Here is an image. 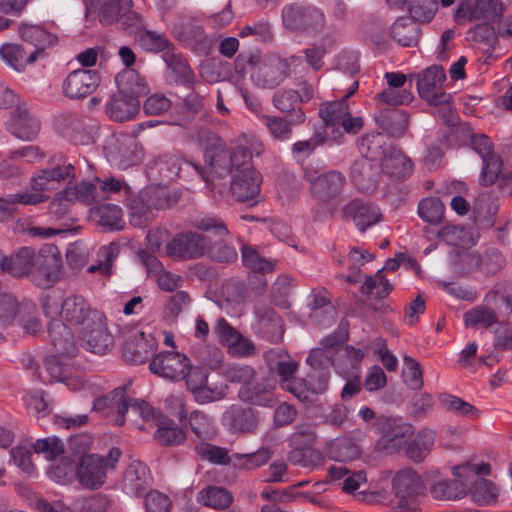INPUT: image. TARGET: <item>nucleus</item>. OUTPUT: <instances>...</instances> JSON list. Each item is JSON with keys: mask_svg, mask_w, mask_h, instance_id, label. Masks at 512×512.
<instances>
[{"mask_svg": "<svg viewBox=\"0 0 512 512\" xmlns=\"http://www.w3.org/2000/svg\"><path fill=\"white\" fill-rule=\"evenodd\" d=\"M126 389V386H120L108 395L96 399L94 409L100 412L106 411L107 415L115 413L114 423L119 426L125 423V415L128 412L144 421H154L157 426L154 438L161 445L177 446L186 440V432L173 420L156 412L145 401L129 398L126 395Z\"/></svg>", "mask_w": 512, "mask_h": 512, "instance_id": "1", "label": "nucleus"}, {"mask_svg": "<svg viewBox=\"0 0 512 512\" xmlns=\"http://www.w3.org/2000/svg\"><path fill=\"white\" fill-rule=\"evenodd\" d=\"M410 80H416V87L420 98L434 106H444L450 109L451 95L443 89L446 75L444 69L432 65L419 73L409 75Z\"/></svg>", "mask_w": 512, "mask_h": 512, "instance_id": "2", "label": "nucleus"}, {"mask_svg": "<svg viewBox=\"0 0 512 512\" xmlns=\"http://www.w3.org/2000/svg\"><path fill=\"white\" fill-rule=\"evenodd\" d=\"M61 255L54 245H48L36 252L30 280L36 286L49 288L60 278Z\"/></svg>", "mask_w": 512, "mask_h": 512, "instance_id": "3", "label": "nucleus"}, {"mask_svg": "<svg viewBox=\"0 0 512 512\" xmlns=\"http://www.w3.org/2000/svg\"><path fill=\"white\" fill-rule=\"evenodd\" d=\"M304 178L310 183L311 193L322 202L335 200L346 184L342 173L331 170L320 174L312 165L304 169Z\"/></svg>", "mask_w": 512, "mask_h": 512, "instance_id": "4", "label": "nucleus"}, {"mask_svg": "<svg viewBox=\"0 0 512 512\" xmlns=\"http://www.w3.org/2000/svg\"><path fill=\"white\" fill-rule=\"evenodd\" d=\"M282 20L293 31H316L323 28L325 16L313 5L291 3L282 9Z\"/></svg>", "mask_w": 512, "mask_h": 512, "instance_id": "5", "label": "nucleus"}, {"mask_svg": "<svg viewBox=\"0 0 512 512\" xmlns=\"http://www.w3.org/2000/svg\"><path fill=\"white\" fill-rule=\"evenodd\" d=\"M393 490L396 496L395 512H414L417 509L415 497L422 493V481L413 470L398 472L393 479Z\"/></svg>", "mask_w": 512, "mask_h": 512, "instance_id": "6", "label": "nucleus"}, {"mask_svg": "<svg viewBox=\"0 0 512 512\" xmlns=\"http://www.w3.org/2000/svg\"><path fill=\"white\" fill-rule=\"evenodd\" d=\"M375 428L381 434L377 441V449L387 453L398 451L402 440L414 432L411 424L392 416L379 417L375 422Z\"/></svg>", "mask_w": 512, "mask_h": 512, "instance_id": "7", "label": "nucleus"}, {"mask_svg": "<svg viewBox=\"0 0 512 512\" xmlns=\"http://www.w3.org/2000/svg\"><path fill=\"white\" fill-rule=\"evenodd\" d=\"M210 246V240L197 232L180 233L166 245V255L177 260L202 257Z\"/></svg>", "mask_w": 512, "mask_h": 512, "instance_id": "8", "label": "nucleus"}, {"mask_svg": "<svg viewBox=\"0 0 512 512\" xmlns=\"http://www.w3.org/2000/svg\"><path fill=\"white\" fill-rule=\"evenodd\" d=\"M150 371L162 378L183 380L190 369V359L179 352H160L149 364Z\"/></svg>", "mask_w": 512, "mask_h": 512, "instance_id": "9", "label": "nucleus"}, {"mask_svg": "<svg viewBox=\"0 0 512 512\" xmlns=\"http://www.w3.org/2000/svg\"><path fill=\"white\" fill-rule=\"evenodd\" d=\"M100 83L99 74L93 70L76 69L62 83V92L69 99H83L92 94Z\"/></svg>", "mask_w": 512, "mask_h": 512, "instance_id": "10", "label": "nucleus"}, {"mask_svg": "<svg viewBox=\"0 0 512 512\" xmlns=\"http://www.w3.org/2000/svg\"><path fill=\"white\" fill-rule=\"evenodd\" d=\"M81 340L87 350L99 355L110 351L114 344L113 336L108 332L103 316L98 313L93 314L92 321L81 331Z\"/></svg>", "mask_w": 512, "mask_h": 512, "instance_id": "11", "label": "nucleus"}, {"mask_svg": "<svg viewBox=\"0 0 512 512\" xmlns=\"http://www.w3.org/2000/svg\"><path fill=\"white\" fill-rule=\"evenodd\" d=\"M157 347V340L151 334L139 332L124 342L122 357L126 362L143 364L155 354Z\"/></svg>", "mask_w": 512, "mask_h": 512, "instance_id": "12", "label": "nucleus"}, {"mask_svg": "<svg viewBox=\"0 0 512 512\" xmlns=\"http://www.w3.org/2000/svg\"><path fill=\"white\" fill-rule=\"evenodd\" d=\"M48 335L52 345V353L72 360L78 353L75 336L71 328L62 320H53L48 324Z\"/></svg>", "mask_w": 512, "mask_h": 512, "instance_id": "13", "label": "nucleus"}, {"mask_svg": "<svg viewBox=\"0 0 512 512\" xmlns=\"http://www.w3.org/2000/svg\"><path fill=\"white\" fill-rule=\"evenodd\" d=\"M107 460L97 455H86L80 458L76 475L79 482L90 489H98L106 478Z\"/></svg>", "mask_w": 512, "mask_h": 512, "instance_id": "14", "label": "nucleus"}, {"mask_svg": "<svg viewBox=\"0 0 512 512\" xmlns=\"http://www.w3.org/2000/svg\"><path fill=\"white\" fill-rule=\"evenodd\" d=\"M75 178V167L68 163L38 170L30 180L31 189L41 193L52 191L67 179Z\"/></svg>", "mask_w": 512, "mask_h": 512, "instance_id": "15", "label": "nucleus"}, {"mask_svg": "<svg viewBox=\"0 0 512 512\" xmlns=\"http://www.w3.org/2000/svg\"><path fill=\"white\" fill-rule=\"evenodd\" d=\"M89 302L81 295L66 297L61 304V320L70 328L92 321L93 314Z\"/></svg>", "mask_w": 512, "mask_h": 512, "instance_id": "16", "label": "nucleus"}, {"mask_svg": "<svg viewBox=\"0 0 512 512\" xmlns=\"http://www.w3.org/2000/svg\"><path fill=\"white\" fill-rule=\"evenodd\" d=\"M342 217L353 220L356 227L365 232L381 220L382 214L376 205L355 199L342 208Z\"/></svg>", "mask_w": 512, "mask_h": 512, "instance_id": "17", "label": "nucleus"}, {"mask_svg": "<svg viewBox=\"0 0 512 512\" xmlns=\"http://www.w3.org/2000/svg\"><path fill=\"white\" fill-rule=\"evenodd\" d=\"M8 129L15 137L31 141L35 139L40 131V121L27 108H16L10 118Z\"/></svg>", "mask_w": 512, "mask_h": 512, "instance_id": "18", "label": "nucleus"}, {"mask_svg": "<svg viewBox=\"0 0 512 512\" xmlns=\"http://www.w3.org/2000/svg\"><path fill=\"white\" fill-rule=\"evenodd\" d=\"M381 169L389 178L401 181L412 173L413 164L401 150L389 147L388 153L381 159Z\"/></svg>", "mask_w": 512, "mask_h": 512, "instance_id": "19", "label": "nucleus"}, {"mask_svg": "<svg viewBox=\"0 0 512 512\" xmlns=\"http://www.w3.org/2000/svg\"><path fill=\"white\" fill-rule=\"evenodd\" d=\"M150 479L148 467L140 461H133L124 473V490L127 494L141 496L150 488Z\"/></svg>", "mask_w": 512, "mask_h": 512, "instance_id": "20", "label": "nucleus"}, {"mask_svg": "<svg viewBox=\"0 0 512 512\" xmlns=\"http://www.w3.org/2000/svg\"><path fill=\"white\" fill-rule=\"evenodd\" d=\"M375 121L390 136L401 137L408 128L409 115L402 109L383 108L376 113Z\"/></svg>", "mask_w": 512, "mask_h": 512, "instance_id": "21", "label": "nucleus"}, {"mask_svg": "<svg viewBox=\"0 0 512 512\" xmlns=\"http://www.w3.org/2000/svg\"><path fill=\"white\" fill-rule=\"evenodd\" d=\"M274 106L282 112L290 114V123L300 125L305 122L306 115L299 107L300 93L293 89H280L273 97Z\"/></svg>", "mask_w": 512, "mask_h": 512, "instance_id": "22", "label": "nucleus"}, {"mask_svg": "<svg viewBox=\"0 0 512 512\" xmlns=\"http://www.w3.org/2000/svg\"><path fill=\"white\" fill-rule=\"evenodd\" d=\"M140 103L132 96L114 94L106 103V114L111 120L123 122L129 121L138 113Z\"/></svg>", "mask_w": 512, "mask_h": 512, "instance_id": "23", "label": "nucleus"}, {"mask_svg": "<svg viewBox=\"0 0 512 512\" xmlns=\"http://www.w3.org/2000/svg\"><path fill=\"white\" fill-rule=\"evenodd\" d=\"M19 33L23 41L35 47L32 52H37V58L43 55L46 48L54 46L58 41L56 35L39 25L23 23L19 27Z\"/></svg>", "mask_w": 512, "mask_h": 512, "instance_id": "24", "label": "nucleus"}, {"mask_svg": "<svg viewBox=\"0 0 512 512\" xmlns=\"http://www.w3.org/2000/svg\"><path fill=\"white\" fill-rule=\"evenodd\" d=\"M113 161L122 169L137 165L142 160V151L136 141L129 136L117 139V145L112 152Z\"/></svg>", "mask_w": 512, "mask_h": 512, "instance_id": "25", "label": "nucleus"}, {"mask_svg": "<svg viewBox=\"0 0 512 512\" xmlns=\"http://www.w3.org/2000/svg\"><path fill=\"white\" fill-rule=\"evenodd\" d=\"M254 407H231L223 415V421L234 433L251 431L255 425Z\"/></svg>", "mask_w": 512, "mask_h": 512, "instance_id": "26", "label": "nucleus"}, {"mask_svg": "<svg viewBox=\"0 0 512 512\" xmlns=\"http://www.w3.org/2000/svg\"><path fill=\"white\" fill-rule=\"evenodd\" d=\"M164 61L176 84L191 87L195 83V74L182 55L166 52Z\"/></svg>", "mask_w": 512, "mask_h": 512, "instance_id": "27", "label": "nucleus"}, {"mask_svg": "<svg viewBox=\"0 0 512 512\" xmlns=\"http://www.w3.org/2000/svg\"><path fill=\"white\" fill-rule=\"evenodd\" d=\"M2 60L16 71H23L37 60V52H26L19 44L5 43L0 47Z\"/></svg>", "mask_w": 512, "mask_h": 512, "instance_id": "28", "label": "nucleus"}, {"mask_svg": "<svg viewBox=\"0 0 512 512\" xmlns=\"http://www.w3.org/2000/svg\"><path fill=\"white\" fill-rule=\"evenodd\" d=\"M36 251L32 247H21L8 257L6 272L14 277H29Z\"/></svg>", "mask_w": 512, "mask_h": 512, "instance_id": "29", "label": "nucleus"}, {"mask_svg": "<svg viewBox=\"0 0 512 512\" xmlns=\"http://www.w3.org/2000/svg\"><path fill=\"white\" fill-rule=\"evenodd\" d=\"M258 330L263 338L271 343H277L284 334L282 319L273 309H265L258 315Z\"/></svg>", "mask_w": 512, "mask_h": 512, "instance_id": "30", "label": "nucleus"}, {"mask_svg": "<svg viewBox=\"0 0 512 512\" xmlns=\"http://www.w3.org/2000/svg\"><path fill=\"white\" fill-rule=\"evenodd\" d=\"M326 453L332 460L339 462L349 461L360 455V446L353 437L337 438L328 444Z\"/></svg>", "mask_w": 512, "mask_h": 512, "instance_id": "31", "label": "nucleus"}, {"mask_svg": "<svg viewBox=\"0 0 512 512\" xmlns=\"http://www.w3.org/2000/svg\"><path fill=\"white\" fill-rule=\"evenodd\" d=\"M351 178L359 189L372 191L377 183V171L372 161L365 158L356 160L351 167Z\"/></svg>", "mask_w": 512, "mask_h": 512, "instance_id": "32", "label": "nucleus"}, {"mask_svg": "<svg viewBox=\"0 0 512 512\" xmlns=\"http://www.w3.org/2000/svg\"><path fill=\"white\" fill-rule=\"evenodd\" d=\"M183 164L191 166L197 171V173H201V168L198 165L186 161L176 154L161 155L155 160V166L161 177L167 181L175 180L180 176Z\"/></svg>", "mask_w": 512, "mask_h": 512, "instance_id": "33", "label": "nucleus"}, {"mask_svg": "<svg viewBox=\"0 0 512 512\" xmlns=\"http://www.w3.org/2000/svg\"><path fill=\"white\" fill-rule=\"evenodd\" d=\"M116 83L120 94L138 97L147 93L144 79L133 69L125 70L116 76Z\"/></svg>", "mask_w": 512, "mask_h": 512, "instance_id": "34", "label": "nucleus"}, {"mask_svg": "<svg viewBox=\"0 0 512 512\" xmlns=\"http://www.w3.org/2000/svg\"><path fill=\"white\" fill-rule=\"evenodd\" d=\"M435 439V432L430 429H423L417 433L406 448L407 457L415 462L423 461L430 453Z\"/></svg>", "mask_w": 512, "mask_h": 512, "instance_id": "35", "label": "nucleus"}, {"mask_svg": "<svg viewBox=\"0 0 512 512\" xmlns=\"http://www.w3.org/2000/svg\"><path fill=\"white\" fill-rule=\"evenodd\" d=\"M358 149L365 159L371 161L381 160L389 150L385 137L381 133L363 135L358 140Z\"/></svg>", "mask_w": 512, "mask_h": 512, "instance_id": "36", "label": "nucleus"}, {"mask_svg": "<svg viewBox=\"0 0 512 512\" xmlns=\"http://www.w3.org/2000/svg\"><path fill=\"white\" fill-rule=\"evenodd\" d=\"M197 500L206 507L223 510L232 504L233 496L223 487L208 486L198 493Z\"/></svg>", "mask_w": 512, "mask_h": 512, "instance_id": "37", "label": "nucleus"}, {"mask_svg": "<svg viewBox=\"0 0 512 512\" xmlns=\"http://www.w3.org/2000/svg\"><path fill=\"white\" fill-rule=\"evenodd\" d=\"M392 37L403 47L416 46L419 38V26L413 19L399 18L391 28Z\"/></svg>", "mask_w": 512, "mask_h": 512, "instance_id": "38", "label": "nucleus"}, {"mask_svg": "<svg viewBox=\"0 0 512 512\" xmlns=\"http://www.w3.org/2000/svg\"><path fill=\"white\" fill-rule=\"evenodd\" d=\"M72 360H66L64 356L52 353L45 359V368L48 374V381L53 382H66L72 378L73 365Z\"/></svg>", "mask_w": 512, "mask_h": 512, "instance_id": "39", "label": "nucleus"}, {"mask_svg": "<svg viewBox=\"0 0 512 512\" xmlns=\"http://www.w3.org/2000/svg\"><path fill=\"white\" fill-rule=\"evenodd\" d=\"M141 190L129 204L130 223L136 227H145L153 219V209L149 203V198Z\"/></svg>", "mask_w": 512, "mask_h": 512, "instance_id": "40", "label": "nucleus"}, {"mask_svg": "<svg viewBox=\"0 0 512 512\" xmlns=\"http://www.w3.org/2000/svg\"><path fill=\"white\" fill-rule=\"evenodd\" d=\"M349 105L346 99H340L338 101H332L324 103L319 108V116L326 124L327 127H331L332 133L334 134L335 127L340 126L348 116Z\"/></svg>", "mask_w": 512, "mask_h": 512, "instance_id": "41", "label": "nucleus"}, {"mask_svg": "<svg viewBox=\"0 0 512 512\" xmlns=\"http://www.w3.org/2000/svg\"><path fill=\"white\" fill-rule=\"evenodd\" d=\"M466 486L460 480L443 479L430 486V493L437 500H457L466 495Z\"/></svg>", "mask_w": 512, "mask_h": 512, "instance_id": "42", "label": "nucleus"}, {"mask_svg": "<svg viewBox=\"0 0 512 512\" xmlns=\"http://www.w3.org/2000/svg\"><path fill=\"white\" fill-rule=\"evenodd\" d=\"M309 308L312 311L310 317L317 324L324 326L334 321L335 309L331 305L330 300L322 292L312 295Z\"/></svg>", "mask_w": 512, "mask_h": 512, "instance_id": "43", "label": "nucleus"}, {"mask_svg": "<svg viewBox=\"0 0 512 512\" xmlns=\"http://www.w3.org/2000/svg\"><path fill=\"white\" fill-rule=\"evenodd\" d=\"M97 222L108 230H122L124 228L122 209L115 204H104L96 208L94 212Z\"/></svg>", "mask_w": 512, "mask_h": 512, "instance_id": "44", "label": "nucleus"}, {"mask_svg": "<svg viewBox=\"0 0 512 512\" xmlns=\"http://www.w3.org/2000/svg\"><path fill=\"white\" fill-rule=\"evenodd\" d=\"M255 172L235 173L231 184V191L234 197L240 201H253L256 193Z\"/></svg>", "mask_w": 512, "mask_h": 512, "instance_id": "45", "label": "nucleus"}, {"mask_svg": "<svg viewBox=\"0 0 512 512\" xmlns=\"http://www.w3.org/2000/svg\"><path fill=\"white\" fill-rule=\"evenodd\" d=\"M440 402L447 412L458 417L478 418L481 415V411L478 408L454 395H442L440 397Z\"/></svg>", "mask_w": 512, "mask_h": 512, "instance_id": "46", "label": "nucleus"}, {"mask_svg": "<svg viewBox=\"0 0 512 512\" xmlns=\"http://www.w3.org/2000/svg\"><path fill=\"white\" fill-rule=\"evenodd\" d=\"M188 423L193 434L199 439L210 440L217 433L213 420L202 411H193L189 416Z\"/></svg>", "mask_w": 512, "mask_h": 512, "instance_id": "47", "label": "nucleus"}, {"mask_svg": "<svg viewBox=\"0 0 512 512\" xmlns=\"http://www.w3.org/2000/svg\"><path fill=\"white\" fill-rule=\"evenodd\" d=\"M120 253V246L117 243H110L100 247L97 257L98 263L88 267L89 273L100 272L104 276L112 273V265Z\"/></svg>", "mask_w": 512, "mask_h": 512, "instance_id": "48", "label": "nucleus"}, {"mask_svg": "<svg viewBox=\"0 0 512 512\" xmlns=\"http://www.w3.org/2000/svg\"><path fill=\"white\" fill-rule=\"evenodd\" d=\"M503 12L499 0H477L471 7L470 20L496 21Z\"/></svg>", "mask_w": 512, "mask_h": 512, "instance_id": "49", "label": "nucleus"}, {"mask_svg": "<svg viewBox=\"0 0 512 512\" xmlns=\"http://www.w3.org/2000/svg\"><path fill=\"white\" fill-rule=\"evenodd\" d=\"M174 33L187 46H205L208 42L204 28L191 22L175 27Z\"/></svg>", "mask_w": 512, "mask_h": 512, "instance_id": "50", "label": "nucleus"}, {"mask_svg": "<svg viewBox=\"0 0 512 512\" xmlns=\"http://www.w3.org/2000/svg\"><path fill=\"white\" fill-rule=\"evenodd\" d=\"M18 321L27 334L36 335L43 330V324L37 315V308L31 302L20 304Z\"/></svg>", "mask_w": 512, "mask_h": 512, "instance_id": "51", "label": "nucleus"}, {"mask_svg": "<svg viewBox=\"0 0 512 512\" xmlns=\"http://www.w3.org/2000/svg\"><path fill=\"white\" fill-rule=\"evenodd\" d=\"M444 205L436 197H427L420 201L418 214L420 218L430 224H440L444 219Z\"/></svg>", "mask_w": 512, "mask_h": 512, "instance_id": "52", "label": "nucleus"}, {"mask_svg": "<svg viewBox=\"0 0 512 512\" xmlns=\"http://www.w3.org/2000/svg\"><path fill=\"white\" fill-rule=\"evenodd\" d=\"M195 451L202 460L215 465H228L232 460L227 448L213 445L208 442H202L196 445Z\"/></svg>", "mask_w": 512, "mask_h": 512, "instance_id": "53", "label": "nucleus"}, {"mask_svg": "<svg viewBox=\"0 0 512 512\" xmlns=\"http://www.w3.org/2000/svg\"><path fill=\"white\" fill-rule=\"evenodd\" d=\"M471 497L478 505H492L497 500L498 491L490 480L479 479L471 489Z\"/></svg>", "mask_w": 512, "mask_h": 512, "instance_id": "54", "label": "nucleus"}, {"mask_svg": "<svg viewBox=\"0 0 512 512\" xmlns=\"http://www.w3.org/2000/svg\"><path fill=\"white\" fill-rule=\"evenodd\" d=\"M464 322L471 327H489L497 322V315L491 308L477 306L464 314Z\"/></svg>", "mask_w": 512, "mask_h": 512, "instance_id": "55", "label": "nucleus"}, {"mask_svg": "<svg viewBox=\"0 0 512 512\" xmlns=\"http://www.w3.org/2000/svg\"><path fill=\"white\" fill-rule=\"evenodd\" d=\"M139 45L149 52H161L170 46V41L160 33H156L146 28L136 37Z\"/></svg>", "mask_w": 512, "mask_h": 512, "instance_id": "56", "label": "nucleus"}, {"mask_svg": "<svg viewBox=\"0 0 512 512\" xmlns=\"http://www.w3.org/2000/svg\"><path fill=\"white\" fill-rule=\"evenodd\" d=\"M132 0H106L101 7L99 20L103 25H110L116 22L121 11L131 9Z\"/></svg>", "mask_w": 512, "mask_h": 512, "instance_id": "57", "label": "nucleus"}, {"mask_svg": "<svg viewBox=\"0 0 512 512\" xmlns=\"http://www.w3.org/2000/svg\"><path fill=\"white\" fill-rule=\"evenodd\" d=\"M148 196L153 210L166 209L178 201L176 193L171 194L165 188L148 187L142 190Z\"/></svg>", "mask_w": 512, "mask_h": 512, "instance_id": "58", "label": "nucleus"}, {"mask_svg": "<svg viewBox=\"0 0 512 512\" xmlns=\"http://www.w3.org/2000/svg\"><path fill=\"white\" fill-rule=\"evenodd\" d=\"M375 99L382 104L400 106L410 104L414 97L407 89L387 87L375 96Z\"/></svg>", "mask_w": 512, "mask_h": 512, "instance_id": "59", "label": "nucleus"}, {"mask_svg": "<svg viewBox=\"0 0 512 512\" xmlns=\"http://www.w3.org/2000/svg\"><path fill=\"white\" fill-rule=\"evenodd\" d=\"M437 9V0H412L409 13L414 21L429 22L434 17Z\"/></svg>", "mask_w": 512, "mask_h": 512, "instance_id": "60", "label": "nucleus"}, {"mask_svg": "<svg viewBox=\"0 0 512 512\" xmlns=\"http://www.w3.org/2000/svg\"><path fill=\"white\" fill-rule=\"evenodd\" d=\"M291 291V278L286 274L279 275L271 286V299L275 305L287 309L290 304L287 300Z\"/></svg>", "mask_w": 512, "mask_h": 512, "instance_id": "61", "label": "nucleus"}, {"mask_svg": "<svg viewBox=\"0 0 512 512\" xmlns=\"http://www.w3.org/2000/svg\"><path fill=\"white\" fill-rule=\"evenodd\" d=\"M33 449L35 453L43 454L48 460L57 458L65 451L64 443L55 436L36 440Z\"/></svg>", "mask_w": 512, "mask_h": 512, "instance_id": "62", "label": "nucleus"}, {"mask_svg": "<svg viewBox=\"0 0 512 512\" xmlns=\"http://www.w3.org/2000/svg\"><path fill=\"white\" fill-rule=\"evenodd\" d=\"M24 402L27 409L38 418L44 417L50 414L52 411V402L46 399L45 393L43 391H36L27 394L24 397Z\"/></svg>", "mask_w": 512, "mask_h": 512, "instance_id": "63", "label": "nucleus"}, {"mask_svg": "<svg viewBox=\"0 0 512 512\" xmlns=\"http://www.w3.org/2000/svg\"><path fill=\"white\" fill-rule=\"evenodd\" d=\"M403 377L406 385L411 389H420L423 386V373L420 364L412 357H404Z\"/></svg>", "mask_w": 512, "mask_h": 512, "instance_id": "64", "label": "nucleus"}]
</instances>
